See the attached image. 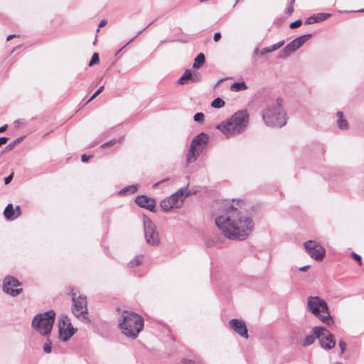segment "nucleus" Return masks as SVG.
Segmentation results:
<instances>
[{
	"label": "nucleus",
	"mask_w": 364,
	"mask_h": 364,
	"mask_svg": "<svg viewBox=\"0 0 364 364\" xmlns=\"http://www.w3.org/2000/svg\"><path fill=\"white\" fill-rule=\"evenodd\" d=\"M234 200L217 203L220 214L215 219V225L228 239L242 241L246 240L254 229L251 217L244 215L233 205Z\"/></svg>",
	"instance_id": "f257e3e1"
},
{
	"label": "nucleus",
	"mask_w": 364,
	"mask_h": 364,
	"mask_svg": "<svg viewBox=\"0 0 364 364\" xmlns=\"http://www.w3.org/2000/svg\"><path fill=\"white\" fill-rule=\"evenodd\" d=\"M249 114L246 109L235 112L227 121L217 125L219 129L227 137H231L242 133L248 125Z\"/></svg>",
	"instance_id": "f03ea898"
},
{
	"label": "nucleus",
	"mask_w": 364,
	"mask_h": 364,
	"mask_svg": "<svg viewBox=\"0 0 364 364\" xmlns=\"http://www.w3.org/2000/svg\"><path fill=\"white\" fill-rule=\"evenodd\" d=\"M282 102V99L277 98L263 109L262 117L267 126L281 128L287 124V113Z\"/></svg>",
	"instance_id": "7ed1b4c3"
},
{
	"label": "nucleus",
	"mask_w": 364,
	"mask_h": 364,
	"mask_svg": "<svg viewBox=\"0 0 364 364\" xmlns=\"http://www.w3.org/2000/svg\"><path fill=\"white\" fill-rule=\"evenodd\" d=\"M119 327L127 337L135 339L143 329L144 320L136 313L124 311L119 321Z\"/></svg>",
	"instance_id": "20e7f679"
},
{
	"label": "nucleus",
	"mask_w": 364,
	"mask_h": 364,
	"mask_svg": "<svg viewBox=\"0 0 364 364\" xmlns=\"http://www.w3.org/2000/svg\"><path fill=\"white\" fill-rule=\"evenodd\" d=\"M307 308L310 312L323 323L331 325L333 323L327 303L319 296H309Z\"/></svg>",
	"instance_id": "39448f33"
},
{
	"label": "nucleus",
	"mask_w": 364,
	"mask_h": 364,
	"mask_svg": "<svg viewBox=\"0 0 364 364\" xmlns=\"http://www.w3.org/2000/svg\"><path fill=\"white\" fill-rule=\"evenodd\" d=\"M55 316L53 310L39 314L33 318L32 327L41 335L49 336L55 322Z\"/></svg>",
	"instance_id": "423d86ee"
},
{
	"label": "nucleus",
	"mask_w": 364,
	"mask_h": 364,
	"mask_svg": "<svg viewBox=\"0 0 364 364\" xmlns=\"http://www.w3.org/2000/svg\"><path fill=\"white\" fill-rule=\"evenodd\" d=\"M312 333L319 340L321 346L325 350H331L335 347L336 341L333 335L326 328L315 326L312 328Z\"/></svg>",
	"instance_id": "0eeeda50"
},
{
	"label": "nucleus",
	"mask_w": 364,
	"mask_h": 364,
	"mask_svg": "<svg viewBox=\"0 0 364 364\" xmlns=\"http://www.w3.org/2000/svg\"><path fill=\"white\" fill-rule=\"evenodd\" d=\"M71 296L73 301L72 311L73 314L77 317L82 316L83 321L86 323H89L90 319L87 316V307L86 297L84 296H76V294L74 292L71 293Z\"/></svg>",
	"instance_id": "6e6552de"
},
{
	"label": "nucleus",
	"mask_w": 364,
	"mask_h": 364,
	"mask_svg": "<svg viewBox=\"0 0 364 364\" xmlns=\"http://www.w3.org/2000/svg\"><path fill=\"white\" fill-rule=\"evenodd\" d=\"M144 230L146 242L151 246H156L159 244V234L156 230V225L149 218L144 215Z\"/></svg>",
	"instance_id": "1a4fd4ad"
},
{
	"label": "nucleus",
	"mask_w": 364,
	"mask_h": 364,
	"mask_svg": "<svg viewBox=\"0 0 364 364\" xmlns=\"http://www.w3.org/2000/svg\"><path fill=\"white\" fill-rule=\"evenodd\" d=\"M58 328L59 337L64 342L68 341L75 333V329L73 327L69 318L65 314L60 315Z\"/></svg>",
	"instance_id": "9d476101"
},
{
	"label": "nucleus",
	"mask_w": 364,
	"mask_h": 364,
	"mask_svg": "<svg viewBox=\"0 0 364 364\" xmlns=\"http://www.w3.org/2000/svg\"><path fill=\"white\" fill-rule=\"evenodd\" d=\"M311 36L312 35L309 33L296 38L284 47L279 57L285 58L289 56L292 53L300 48Z\"/></svg>",
	"instance_id": "9b49d317"
},
{
	"label": "nucleus",
	"mask_w": 364,
	"mask_h": 364,
	"mask_svg": "<svg viewBox=\"0 0 364 364\" xmlns=\"http://www.w3.org/2000/svg\"><path fill=\"white\" fill-rule=\"evenodd\" d=\"M21 285V282L16 278L7 276L3 281V291L11 296H16L23 292L22 288H17Z\"/></svg>",
	"instance_id": "f8f14e48"
},
{
	"label": "nucleus",
	"mask_w": 364,
	"mask_h": 364,
	"mask_svg": "<svg viewBox=\"0 0 364 364\" xmlns=\"http://www.w3.org/2000/svg\"><path fill=\"white\" fill-rule=\"evenodd\" d=\"M304 246L309 255L317 261H321L325 256V249L314 240L304 242Z\"/></svg>",
	"instance_id": "ddd939ff"
},
{
	"label": "nucleus",
	"mask_w": 364,
	"mask_h": 364,
	"mask_svg": "<svg viewBox=\"0 0 364 364\" xmlns=\"http://www.w3.org/2000/svg\"><path fill=\"white\" fill-rule=\"evenodd\" d=\"M230 327L240 336L247 338V328L244 321L238 318H232L229 321Z\"/></svg>",
	"instance_id": "4468645a"
},
{
	"label": "nucleus",
	"mask_w": 364,
	"mask_h": 364,
	"mask_svg": "<svg viewBox=\"0 0 364 364\" xmlns=\"http://www.w3.org/2000/svg\"><path fill=\"white\" fill-rule=\"evenodd\" d=\"M135 202L139 206L155 212L156 201L154 198L141 195L135 198Z\"/></svg>",
	"instance_id": "2eb2a0df"
},
{
	"label": "nucleus",
	"mask_w": 364,
	"mask_h": 364,
	"mask_svg": "<svg viewBox=\"0 0 364 364\" xmlns=\"http://www.w3.org/2000/svg\"><path fill=\"white\" fill-rule=\"evenodd\" d=\"M208 139V136L204 132H201L193 139L191 144L202 151L204 147L207 145Z\"/></svg>",
	"instance_id": "dca6fc26"
},
{
	"label": "nucleus",
	"mask_w": 364,
	"mask_h": 364,
	"mask_svg": "<svg viewBox=\"0 0 364 364\" xmlns=\"http://www.w3.org/2000/svg\"><path fill=\"white\" fill-rule=\"evenodd\" d=\"M330 16L331 14L328 13H318L307 18L305 21V24H313L321 22L326 20Z\"/></svg>",
	"instance_id": "f3484780"
},
{
	"label": "nucleus",
	"mask_w": 364,
	"mask_h": 364,
	"mask_svg": "<svg viewBox=\"0 0 364 364\" xmlns=\"http://www.w3.org/2000/svg\"><path fill=\"white\" fill-rule=\"evenodd\" d=\"M183 189L180 188L178 191L173 193L168 198L176 203V208H180L183 203Z\"/></svg>",
	"instance_id": "a211bd4d"
},
{
	"label": "nucleus",
	"mask_w": 364,
	"mask_h": 364,
	"mask_svg": "<svg viewBox=\"0 0 364 364\" xmlns=\"http://www.w3.org/2000/svg\"><path fill=\"white\" fill-rule=\"evenodd\" d=\"M200 152L201 151L198 149L197 147L191 144L190 149L186 156V162L188 164L193 163L196 160L197 157L199 156Z\"/></svg>",
	"instance_id": "6ab92c4d"
},
{
	"label": "nucleus",
	"mask_w": 364,
	"mask_h": 364,
	"mask_svg": "<svg viewBox=\"0 0 364 364\" xmlns=\"http://www.w3.org/2000/svg\"><path fill=\"white\" fill-rule=\"evenodd\" d=\"M5 218L9 220H14L16 219V215L14 211V208L13 207V205L11 203H9L6 207L4 212Z\"/></svg>",
	"instance_id": "aec40b11"
},
{
	"label": "nucleus",
	"mask_w": 364,
	"mask_h": 364,
	"mask_svg": "<svg viewBox=\"0 0 364 364\" xmlns=\"http://www.w3.org/2000/svg\"><path fill=\"white\" fill-rule=\"evenodd\" d=\"M284 43V41L282 40L281 41H279L274 44H273L272 46L270 47H266L264 48H263L261 51H260V55H264L268 53H270V52H273L274 50H277V49H279V48H281Z\"/></svg>",
	"instance_id": "412c9836"
},
{
	"label": "nucleus",
	"mask_w": 364,
	"mask_h": 364,
	"mask_svg": "<svg viewBox=\"0 0 364 364\" xmlns=\"http://www.w3.org/2000/svg\"><path fill=\"white\" fill-rule=\"evenodd\" d=\"M161 208L163 210L167 212L173 208H176V203L172 202L168 197L162 200L160 203Z\"/></svg>",
	"instance_id": "4be33fe9"
},
{
	"label": "nucleus",
	"mask_w": 364,
	"mask_h": 364,
	"mask_svg": "<svg viewBox=\"0 0 364 364\" xmlns=\"http://www.w3.org/2000/svg\"><path fill=\"white\" fill-rule=\"evenodd\" d=\"M205 60V58L204 54H203L201 53L198 54V55L196 57V58L194 60V63L193 65V68H200L204 64Z\"/></svg>",
	"instance_id": "5701e85b"
},
{
	"label": "nucleus",
	"mask_w": 364,
	"mask_h": 364,
	"mask_svg": "<svg viewBox=\"0 0 364 364\" xmlns=\"http://www.w3.org/2000/svg\"><path fill=\"white\" fill-rule=\"evenodd\" d=\"M192 78V73L190 70H186L183 75L178 79V83L180 85H184L187 83L188 80L191 81Z\"/></svg>",
	"instance_id": "b1692460"
},
{
	"label": "nucleus",
	"mask_w": 364,
	"mask_h": 364,
	"mask_svg": "<svg viewBox=\"0 0 364 364\" xmlns=\"http://www.w3.org/2000/svg\"><path fill=\"white\" fill-rule=\"evenodd\" d=\"M337 116L338 117V121H337V124L338 126V127L341 129H348V122L346 119H344L343 118V113L342 112H337Z\"/></svg>",
	"instance_id": "393cba45"
},
{
	"label": "nucleus",
	"mask_w": 364,
	"mask_h": 364,
	"mask_svg": "<svg viewBox=\"0 0 364 364\" xmlns=\"http://www.w3.org/2000/svg\"><path fill=\"white\" fill-rule=\"evenodd\" d=\"M247 88L246 84L244 82H234L231 85V90L235 92H239L245 90Z\"/></svg>",
	"instance_id": "a878e982"
},
{
	"label": "nucleus",
	"mask_w": 364,
	"mask_h": 364,
	"mask_svg": "<svg viewBox=\"0 0 364 364\" xmlns=\"http://www.w3.org/2000/svg\"><path fill=\"white\" fill-rule=\"evenodd\" d=\"M316 338H317L314 334V333L312 334H311V335H307L304 338V341L302 342V346L304 347H306V346H309L313 344L314 343Z\"/></svg>",
	"instance_id": "bb28decb"
},
{
	"label": "nucleus",
	"mask_w": 364,
	"mask_h": 364,
	"mask_svg": "<svg viewBox=\"0 0 364 364\" xmlns=\"http://www.w3.org/2000/svg\"><path fill=\"white\" fill-rule=\"evenodd\" d=\"M138 186L135 185L128 186L121 191H119V194H126V193H134L137 191Z\"/></svg>",
	"instance_id": "cd10ccee"
},
{
	"label": "nucleus",
	"mask_w": 364,
	"mask_h": 364,
	"mask_svg": "<svg viewBox=\"0 0 364 364\" xmlns=\"http://www.w3.org/2000/svg\"><path fill=\"white\" fill-rule=\"evenodd\" d=\"M225 105V101L220 97L215 98L211 103L214 108H221Z\"/></svg>",
	"instance_id": "c85d7f7f"
},
{
	"label": "nucleus",
	"mask_w": 364,
	"mask_h": 364,
	"mask_svg": "<svg viewBox=\"0 0 364 364\" xmlns=\"http://www.w3.org/2000/svg\"><path fill=\"white\" fill-rule=\"evenodd\" d=\"M143 260V255H137L136 256L132 261L129 262L130 267H136L141 264Z\"/></svg>",
	"instance_id": "c756f323"
},
{
	"label": "nucleus",
	"mask_w": 364,
	"mask_h": 364,
	"mask_svg": "<svg viewBox=\"0 0 364 364\" xmlns=\"http://www.w3.org/2000/svg\"><path fill=\"white\" fill-rule=\"evenodd\" d=\"M123 139H124V137L122 136V137L119 138V139H111L109 141L102 144L101 147L104 148V147H106V146H108L114 145V144H115L117 142H121L123 140Z\"/></svg>",
	"instance_id": "7c9ffc66"
},
{
	"label": "nucleus",
	"mask_w": 364,
	"mask_h": 364,
	"mask_svg": "<svg viewBox=\"0 0 364 364\" xmlns=\"http://www.w3.org/2000/svg\"><path fill=\"white\" fill-rule=\"evenodd\" d=\"M100 61V58H99V55L97 53H95L92 56V58L91 60H90L89 62V66H92L95 64H97Z\"/></svg>",
	"instance_id": "2f4dec72"
},
{
	"label": "nucleus",
	"mask_w": 364,
	"mask_h": 364,
	"mask_svg": "<svg viewBox=\"0 0 364 364\" xmlns=\"http://www.w3.org/2000/svg\"><path fill=\"white\" fill-rule=\"evenodd\" d=\"M105 86L102 85L100 86L95 92L94 94L90 97V98L87 101L86 104L92 101L93 99H95L98 95H100L104 90Z\"/></svg>",
	"instance_id": "473e14b6"
},
{
	"label": "nucleus",
	"mask_w": 364,
	"mask_h": 364,
	"mask_svg": "<svg viewBox=\"0 0 364 364\" xmlns=\"http://www.w3.org/2000/svg\"><path fill=\"white\" fill-rule=\"evenodd\" d=\"M153 22L148 24L146 26H145L142 30L139 31L135 36H134L126 45L124 46V47L120 49L117 53H119L124 48H125L129 43H131L132 41L134 40L137 36H139L144 31H145Z\"/></svg>",
	"instance_id": "72a5a7b5"
},
{
	"label": "nucleus",
	"mask_w": 364,
	"mask_h": 364,
	"mask_svg": "<svg viewBox=\"0 0 364 364\" xmlns=\"http://www.w3.org/2000/svg\"><path fill=\"white\" fill-rule=\"evenodd\" d=\"M204 114L202 112H198L195 114L193 119L197 122H203L204 121Z\"/></svg>",
	"instance_id": "f704fd0d"
},
{
	"label": "nucleus",
	"mask_w": 364,
	"mask_h": 364,
	"mask_svg": "<svg viewBox=\"0 0 364 364\" xmlns=\"http://www.w3.org/2000/svg\"><path fill=\"white\" fill-rule=\"evenodd\" d=\"M43 350L46 353H50L52 350V343L48 341L43 345Z\"/></svg>",
	"instance_id": "c9c22d12"
},
{
	"label": "nucleus",
	"mask_w": 364,
	"mask_h": 364,
	"mask_svg": "<svg viewBox=\"0 0 364 364\" xmlns=\"http://www.w3.org/2000/svg\"><path fill=\"white\" fill-rule=\"evenodd\" d=\"M205 245L208 247H213L217 245V240L215 239H209L205 242Z\"/></svg>",
	"instance_id": "e433bc0d"
},
{
	"label": "nucleus",
	"mask_w": 364,
	"mask_h": 364,
	"mask_svg": "<svg viewBox=\"0 0 364 364\" xmlns=\"http://www.w3.org/2000/svg\"><path fill=\"white\" fill-rule=\"evenodd\" d=\"M302 23V21L301 19H298L292 23H290L289 27L291 28H296L300 26Z\"/></svg>",
	"instance_id": "4c0bfd02"
},
{
	"label": "nucleus",
	"mask_w": 364,
	"mask_h": 364,
	"mask_svg": "<svg viewBox=\"0 0 364 364\" xmlns=\"http://www.w3.org/2000/svg\"><path fill=\"white\" fill-rule=\"evenodd\" d=\"M351 257L358 262L359 265L362 264L361 257L355 252H351Z\"/></svg>",
	"instance_id": "58836bf2"
},
{
	"label": "nucleus",
	"mask_w": 364,
	"mask_h": 364,
	"mask_svg": "<svg viewBox=\"0 0 364 364\" xmlns=\"http://www.w3.org/2000/svg\"><path fill=\"white\" fill-rule=\"evenodd\" d=\"M293 12H294V5L289 4L288 7L287 8V9L285 11V13L288 16H290V15H291L293 14Z\"/></svg>",
	"instance_id": "ea45409f"
},
{
	"label": "nucleus",
	"mask_w": 364,
	"mask_h": 364,
	"mask_svg": "<svg viewBox=\"0 0 364 364\" xmlns=\"http://www.w3.org/2000/svg\"><path fill=\"white\" fill-rule=\"evenodd\" d=\"M339 346L341 348V353H343L346 349L347 344L343 341H341L339 342Z\"/></svg>",
	"instance_id": "a19ab883"
},
{
	"label": "nucleus",
	"mask_w": 364,
	"mask_h": 364,
	"mask_svg": "<svg viewBox=\"0 0 364 364\" xmlns=\"http://www.w3.org/2000/svg\"><path fill=\"white\" fill-rule=\"evenodd\" d=\"M13 177H14V173H11L9 176H8L7 177H6L4 178L5 184H9L11 181Z\"/></svg>",
	"instance_id": "79ce46f5"
},
{
	"label": "nucleus",
	"mask_w": 364,
	"mask_h": 364,
	"mask_svg": "<svg viewBox=\"0 0 364 364\" xmlns=\"http://www.w3.org/2000/svg\"><path fill=\"white\" fill-rule=\"evenodd\" d=\"M183 362L184 364H198L199 363V362H198V361L192 360H189V359H184Z\"/></svg>",
	"instance_id": "37998d69"
},
{
	"label": "nucleus",
	"mask_w": 364,
	"mask_h": 364,
	"mask_svg": "<svg viewBox=\"0 0 364 364\" xmlns=\"http://www.w3.org/2000/svg\"><path fill=\"white\" fill-rule=\"evenodd\" d=\"M221 38V34L220 32H216L213 36V40L214 41L217 42Z\"/></svg>",
	"instance_id": "c03bdc74"
},
{
	"label": "nucleus",
	"mask_w": 364,
	"mask_h": 364,
	"mask_svg": "<svg viewBox=\"0 0 364 364\" xmlns=\"http://www.w3.org/2000/svg\"><path fill=\"white\" fill-rule=\"evenodd\" d=\"M14 211H15V213H16L15 215H16V218H17L21 215L20 206H18V205L16 206V208L14 209Z\"/></svg>",
	"instance_id": "a18cd8bd"
},
{
	"label": "nucleus",
	"mask_w": 364,
	"mask_h": 364,
	"mask_svg": "<svg viewBox=\"0 0 364 364\" xmlns=\"http://www.w3.org/2000/svg\"><path fill=\"white\" fill-rule=\"evenodd\" d=\"M90 156H87L86 154H82L81 156V160L82 162H87L89 161V159H90Z\"/></svg>",
	"instance_id": "49530a36"
},
{
	"label": "nucleus",
	"mask_w": 364,
	"mask_h": 364,
	"mask_svg": "<svg viewBox=\"0 0 364 364\" xmlns=\"http://www.w3.org/2000/svg\"><path fill=\"white\" fill-rule=\"evenodd\" d=\"M107 23V21L105 20V19H103L102 21H100V23H99V26H98V28H101V27H103L105 26ZM97 31H99V28H97Z\"/></svg>",
	"instance_id": "de8ad7c7"
},
{
	"label": "nucleus",
	"mask_w": 364,
	"mask_h": 364,
	"mask_svg": "<svg viewBox=\"0 0 364 364\" xmlns=\"http://www.w3.org/2000/svg\"><path fill=\"white\" fill-rule=\"evenodd\" d=\"M199 80H200V77L198 75H192V78L191 79V82H198Z\"/></svg>",
	"instance_id": "09e8293b"
},
{
	"label": "nucleus",
	"mask_w": 364,
	"mask_h": 364,
	"mask_svg": "<svg viewBox=\"0 0 364 364\" xmlns=\"http://www.w3.org/2000/svg\"><path fill=\"white\" fill-rule=\"evenodd\" d=\"M8 141V138L5 136L0 137V146L5 144Z\"/></svg>",
	"instance_id": "8fccbe9b"
},
{
	"label": "nucleus",
	"mask_w": 364,
	"mask_h": 364,
	"mask_svg": "<svg viewBox=\"0 0 364 364\" xmlns=\"http://www.w3.org/2000/svg\"><path fill=\"white\" fill-rule=\"evenodd\" d=\"M309 266H308V265L303 266L299 268V270L301 272H304V271L307 270L309 269Z\"/></svg>",
	"instance_id": "3c124183"
},
{
	"label": "nucleus",
	"mask_w": 364,
	"mask_h": 364,
	"mask_svg": "<svg viewBox=\"0 0 364 364\" xmlns=\"http://www.w3.org/2000/svg\"><path fill=\"white\" fill-rule=\"evenodd\" d=\"M7 129V125H4L2 127H0V133H2L4 132V131H6Z\"/></svg>",
	"instance_id": "603ef678"
},
{
	"label": "nucleus",
	"mask_w": 364,
	"mask_h": 364,
	"mask_svg": "<svg viewBox=\"0 0 364 364\" xmlns=\"http://www.w3.org/2000/svg\"><path fill=\"white\" fill-rule=\"evenodd\" d=\"M168 178H166V179H164V180H162V181H159V182H157V183H156L154 185V187H156V186H159V183H163V182H164V181H168Z\"/></svg>",
	"instance_id": "864d4df0"
},
{
	"label": "nucleus",
	"mask_w": 364,
	"mask_h": 364,
	"mask_svg": "<svg viewBox=\"0 0 364 364\" xmlns=\"http://www.w3.org/2000/svg\"><path fill=\"white\" fill-rule=\"evenodd\" d=\"M15 36H16V35H14V34L9 35V36L7 37L6 40H7V41H10L11 39H12V38H14Z\"/></svg>",
	"instance_id": "5fc2aeb1"
},
{
	"label": "nucleus",
	"mask_w": 364,
	"mask_h": 364,
	"mask_svg": "<svg viewBox=\"0 0 364 364\" xmlns=\"http://www.w3.org/2000/svg\"><path fill=\"white\" fill-rule=\"evenodd\" d=\"M254 53L255 55H257L259 53V49L258 48H256L254 50Z\"/></svg>",
	"instance_id": "6e6d98bb"
},
{
	"label": "nucleus",
	"mask_w": 364,
	"mask_h": 364,
	"mask_svg": "<svg viewBox=\"0 0 364 364\" xmlns=\"http://www.w3.org/2000/svg\"><path fill=\"white\" fill-rule=\"evenodd\" d=\"M295 1L296 0H291L289 4L294 5Z\"/></svg>",
	"instance_id": "4d7b16f0"
},
{
	"label": "nucleus",
	"mask_w": 364,
	"mask_h": 364,
	"mask_svg": "<svg viewBox=\"0 0 364 364\" xmlns=\"http://www.w3.org/2000/svg\"><path fill=\"white\" fill-rule=\"evenodd\" d=\"M7 147H8L9 149H12V147H13V145L10 144V145H9Z\"/></svg>",
	"instance_id": "13d9d810"
},
{
	"label": "nucleus",
	"mask_w": 364,
	"mask_h": 364,
	"mask_svg": "<svg viewBox=\"0 0 364 364\" xmlns=\"http://www.w3.org/2000/svg\"><path fill=\"white\" fill-rule=\"evenodd\" d=\"M191 194V193L190 192H188V193H186V196H190Z\"/></svg>",
	"instance_id": "bf43d9fd"
},
{
	"label": "nucleus",
	"mask_w": 364,
	"mask_h": 364,
	"mask_svg": "<svg viewBox=\"0 0 364 364\" xmlns=\"http://www.w3.org/2000/svg\"><path fill=\"white\" fill-rule=\"evenodd\" d=\"M19 140H20V139H18L16 140V141H14V144H16V142H18V141H19Z\"/></svg>",
	"instance_id": "052dcab7"
},
{
	"label": "nucleus",
	"mask_w": 364,
	"mask_h": 364,
	"mask_svg": "<svg viewBox=\"0 0 364 364\" xmlns=\"http://www.w3.org/2000/svg\"><path fill=\"white\" fill-rule=\"evenodd\" d=\"M19 140H20V139H18L16 140V141H14V144H16V142H18V141H19Z\"/></svg>",
	"instance_id": "680f3d73"
},
{
	"label": "nucleus",
	"mask_w": 364,
	"mask_h": 364,
	"mask_svg": "<svg viewBox=\"0 0 364 364\" xmlns=\"http://www.w3.org/2000/svg\"><path fill=\"white\" fill-rule=\"evenodd\" d=\"M360 11H363H363H364V9L360 10Z\"/></svg>",
	"instance_id": "e2e57ef3"
}]
</instances>
